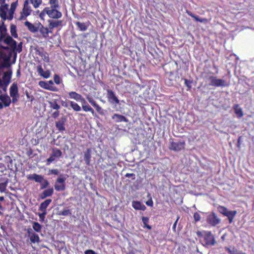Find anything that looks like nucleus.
Returning a JSON list of instances; mask_svg holds the SVG:
<instances>
[{"instance_id": "f257e3e1", "label": "nucleus", "mask_w": 254, "mask_h": 254, "mask_svg": "<svg viewBox=\"0 0 254 254\" xmlns=\"http://www.w3.org/2000/svg\"><path fill=\"white\" fill-rule=\"evenodd\" d=\"M59 8L46 7L40 13V16H41L42 14L44 15L46 13L51 18L58 19L61 18L63 15L62 13L59 11Z\"/></svg>"}, {"instance_id": "f03ea898", "label": "nucleus", "mask_w": 254, "mask_h": 254, "mask_svg": "<svg viewBox=\"0 0 254 254\" xmlns=\"http://www.w3.org/2000/svg\"><path fill=\"white\" fill-rule=\"evenodd\" d=\"M62 156V151L57 148H52V153L50 155V157L46 160L47 165H49L52 162L57 161Z\"/></svg>"}, {"instance_id": "7ed1b4c3", "label": "nucleus", "mask_w": 254, "mask_h": 254, "mask_svg": "<svg viewBox=\"0 0 254 254\" xmlns=\"http://www.w3.org/2000/svg\"><path fill=\"white\" fill-rule=\"evenodd\" d=\"M186 143L185 141L175 142L173 139H170L169 141V149L170 150L178 152L185 149Z\"/></svg>"}, {"instance_id": "20e7f679", "label": "nucleus", "mask_w": 254, "mask_h": 254, "mask_svg": "<svg viewBox=\"0 0 254 254\" xmlns=\"http://www.w3.org/2000/svg\"><path fill=\"white\" fill-rule=\"evenodd\" d=\"M209 85L215 87H226L228 86L227 82L222 79L217 78L216 76H211L209 77Z\"/></svg>"}, {"instance_id": "39448f33", "label": "nucleus", "mask_w": 254, "mask_h": 254, "mask_svg": "<svg viewBox=\"0 0 254 254\" xmlns=\"http://www.w3.org/2000/svg\"><path fill=\"white\" fill-rule=\"evenodd\" d=\"M65 180L66 178L62 175L58 177L54 185L55 189L58 191L64 190L65 189Z\"/></svg>"}, {"instance_id": "423d86ee", "label": "nucleus", "mask_w": 254, "mask_h": 254, "mask_svg": "<svg viewBox=\"0 0 254 254\" xmlns=\"http://www.w3.org/2000/svg\"><path fill=\"white\" fill-rule=\"evenodd\" d=\"M32 9L28 0H25L23 4V7L21 12L19 20H22L25 19L26 17L31 13Z\"/></svg>"}, {"instance_id": "0eeeda50", "label": "nucleus", "mask_w": 254, "mask_h": 254, "mask_svg": "<svg viewBox=\"0 0 254 254\" xmlns=\"http://www.w3.org/2000/svg\"><path fill=\"white\" fill-rule=\"evenodd\" d=\"M107 98L108 102L112 104H119L120 101L114 92L111 89H107Z\"/></svg>"}, {"instance_id": "6e6552de", "label": "nucleus", "mask_w": 254, "mask_h": 254, "mask_svg": "<svg viewBox=\"0 0 254 254\" xmlns=\"http://www.w3.org/2000/svg\"><path fill=\"white\" fill-rule=\"evenodd\" d=\"M66 122V118L64 116L62 117L58 121L56 122L55 126L60 132H63L65 130V123Z\"/></svg>"}, {"instance_id": "1a4fd4ad", "label": "nucleus", "mask_w": 254, "mask_h": 254, "mask_svg": "<svg viewBox=\"0 0 254 254\" xmlns=\"http://www.w3.org/2000/svg\"><path fill=\"white\" fill-rule=\"evenodd\" d=\"M37 25H38V31L43 38H47L49 37V34L52 33L49 26L44 27L40 22H39Z\"/></svg>"}, {"instance_id": "9d476101", "label": "nucleus", "mask_w": 254, "mask_h": 254, "mask_svg": "<svg viewBox=\"0 0 254 254\" xmlns=\"http://www.w3.org/2000/svg\"><path fill=\"white\" fill-rule=\"evenodd\" d=\"M27 233L31 243L34 244L40 242V240L38 235L34 232L32 229H27Z\"/></svg>"}, {"instance_id": "9b49d317", "label": "nucleus", "mask_w": 254, "mask_h": 254, "mask_svg": "<svg viewBox=\"0 0 254 254\" xmlns=\"http://www.w3.org/2000/svg\"><path fill=\"white\" fill-rule=\"evenodd\" d=\"M86 99L91 104V105L95 108L97 112L100 115H103L104 114V110L96 103V102L92 97L87 96L86 97Z\"/></svg>"}, {"instance_id": "f8f14e48", "label": "nucleus", "mask_w": 254, "mask_h": 254, "mask_svg": "<svg viewBox=\"0 0 254 254\" xmlns=\"http://www.w3.org/2000/svg\"><path fill=\"white\" fill-rule=\"evenodd\" d=\"M48 23L52 33L53 32V29L54 28L63 26V20H61L49 19Z\"/></svg>"}, {"instance_id": "ddd939ff", "label": "nucleus", "mask_w": 254, "mask_h": 254, "mask_svg": "<svg viewBox=\"0 0 254 254\" xmlns=\"http://www.w3.org/2000/svg\"><path fill=\"white\" fill-rule=\"evenodd\" d=\"M91 157L92 149L91 148H87L86 150L83 152V160L87 166H89L91 164Z\"/></svg>"}, {"instance_id": "4468645a", "label": "nucleus", "mask_w": 254, "mask_h": 254, "mask_svg": "<svg viewBox=\"0 0 254 254\" xmlns=\"http://www.w3.org/2000/svg\"><path fill=\"white\" fill-rule=\"evenodd\" d=\"M35 53L36 55L40 56L44 62L46 63L49 62L50 59L48 54L42 48L36 49L35 50Z\"/></svg>"}, {"instance_id": "2eb2a0df", "label": "nucleus", "mask_w": 254, "mask_h": 254, "mask_svg": "<svg viewBox=\"0 0 254 254\" xmlns=\"http://www.w3.org/2000/svg\"><path fill=\"white\" fill-rule=\"evenodd\" d=\"M27 179L30 181H34L36 183H41L43 181L44 176L37 174H29L27 176Z\"/></svg>"}, {"instance_id": "dca6fc26", "label": "nucleus", "mask_w": 254, "mask_h": 254, "mask_svg": "<svg viewBox=\"0 0 254 254\" xmlns=\"http://www.w3.org/2000/svg\"><path fill=\"white\" fill-rule=\"evenodd\" d=\"M54 193V189L52 187L45 190L40 193L39 197L41 199H44L47 197L51 196Z\"/></svg>"}, {"instance_id": "f3484780", "label": "nucleus", "mask_w": 254, "mask_h": 254, "mask_svg": "<svg viewBox=\"0 0 254 254\" xmlns=\"http://www.w3.org/2000/svg\"><path fill=\"white\" fill-rule=\"evenodd\" d=\"M9 5L4 3L0 4V16L3 20H5L7 18V11Z\"/></svg>"}, {"instance_id": "a211bd4d", "label": "nucleus", "mask_w": 254, "mask_h": 254, "mask_svg": "<svg viewBox=\"0 0 254 254\" xmlns=\"http://www.w3.org/2000/svg\"><path fill=\"white\" fill-rule=\"evenodd\" d=\"M81 102L82 108L83 110L86 112H90L95 117L96 116V114L95 113L94 110L88 104L85 99L82 100Z\"/></svg>"}, {"instance_id": "6ab92c4d", "label": "nucleus", "mask_w": 254, "mask_h": 254, "mask_svg": "<svg viewBox=\"0 0 254 254\" xmlns=\"http://www.w3.org/2000/svg\"><path fill=\"white\" fill-rule=\"evenodd\" d=\"M0 100L2 103L3 107H9L11 104V100L10 98L7 95V94L0 95Z\"/></svg>"}, {"instance_id": "aec40b11", "label": "nucleus", "mask_w": 254, "mask_h": 254, "mask_svg": "<svg viewBox=\"0 0 254 254\" xmlns=\"http://www.w3.org/2000/svg\"><path fill=\"white\" fill-rule=\"evenodd\" d=\"M68 98L74 99L76 101L81 102L84 98L82 95L75 91H70L68 93Z\"/></svg>"}, {"instance_id": "412c9836", "label": "nucleus", "mask_w": 254, "mask_h": 254, "mask_svg": "<svg viewBox=\"0 0 254 254\" xmlns=\"http://www.w3.org/2000/svg\"><path fill=\"white\" fill-rule=\"evenodd\" d=\"M37 71L39 74L44 78H48L50 76L51 72L49 70L44 71L41 65L37 67Z\"/></svg>"}, {"instance_id": "4be33fe9", "label": "nucleus", "mask_w": 254, "mask_h": 254, "mask_svg": "<svg viewBox=\"0 0 254 254\" xmlns=\"http://www.w3.org/2000/svg\"><path fill=\"white\" fill-rule=\"evenodd\" d=\"M207 219L212 226H215L220 222V219L214 213L210 215Z\"/></svg>"}, {"instance_id": "5701e85b", "label": "nucleus", "mask_w": 254, "mask_h": 254, "mask_svg": "<svg viewBox=\"0 0 254 254\" xmlns=\"http://www.w3.org/2000/svg\"><path fill=\"white\" fill-rule=\"evenodd\" d=\"M4 42L10 47L14 49L16 48L17 45L16 41L14 40L9 35L5 37L4 40Z\"/></svg>"}, {"instance_id": "b1692460", "label": "nucleus", "mask_w": 254, "mask_h": 254, "mask_svg": "<svg viewBox=\"0 0 254 254\" xmlns=\"http://www.w3.org/2000/svg\"><path fill=\"white\" fill-rule=\"evenodd\" d=\"M24 25L32 33H36L38 31V25L36 26L29 21H26L24 22Z\"/></svg>"}, {"instance_id": "393cba45", "label": "nucleus", "mask_w": 254, "mask_h": 254, "mask_svg": "<svg viewBox=\"0 0 254 254\" xmlns=\"http://www.w3.org/2000/svg\"><path fill=\"white\" fill-rule=\"evenodd\" d=\"M132 206L135 210H141L144 211L146 209V206L138 201H133L132 202Z\"/></svg>"}, {"instance_id": "a878e982", "label": "nucleus", "mask_w": 254, "mask_h": 254, "mask_svg": "<svg viewBox=\"0 0 254 254\" xmlns=\"http://www.w3.org/2000/svg\"><path fill=\"white\" fill-rule=\"evenodd\" d=\"M112 119L114 120L116 122H127V119L123 115L115 114L112 116Z\"/></svg>"}, {"instance_id": "bb28decb", "label": "nucleus", "mask_w": 254, "mask_h": 254, "mask_svg": "<svg viewBox=\"0 0 254 254\" xmlns=\"http://www.w3.org/2000/svg\"><path fill=\"white\" fill-rule=\"evenodd\" d=\"M52 199H47L44 201L42 202L39 208V210L41 211H47V208L49 205V204L51 203Z\"/></svg>"}, {"instance_id": "cd10ccee", "label": "nucleus", "mask_w": 254, "mask_h": 254, "mask_svg": "<svg viewBox=\"0 0 254 254\" xmlns=\"http://www.w3.org/2000/svg\"><path fill=\"white\" fill-rule=\"evenodd\" d=\"M237 118H241L244 116L242 108L239 104H235L233 107Z\"/></svg>"}, {"instance_id": "c85d7f7f", "label": "nucleus", "mask_w": 254, "mask_h": 254, "mask_svg": "<svg viewBox=\"0 0 254 254\" xmlns=\"http://www.w3.org/2000/svg\"><path fill=\"white\" fill-rule=\"evenodd\" d=\"M10 96L19 95L18 89L16 83H13L9 89Z\"/></svg>"}, {"instance_id": "c756f323", "label": "nucleus", "mask_w": 254, "mask_h": 254, "mask_svg": "<svg viewBox=\"0 0 254 254\" xmlns=\"http://www.w3.org/2000/svg\"><path fill=\"white\" fill-rule=\"evenodd\" d=\"M74 23L80 31H85L87 29L90 23L89 22H88V24H86V23L83 22L76 21L74 22Z\"/></svg>"}, {"instance_id": "7c9ffc66", "label": "nucleus", "mask_w": 254, "mask_h": 254, "mask_svg": "<svg viewBox=\"0 0 254 254\" xmlns=\"http://www.w3.org/2000/svg\"><path fill=\"white\" fill-rule=\"evenodd\" d=\"M39 84L41 87L47 90L55 91H56L57 89L56 87L49 85V84H48V83L45 81H40Z\"/></svg>"}, {"instance_id": "2f4dec72", "label": "nucleus", "mask_w": 254, "mask_h": 254, "mask_svg": "<svg viewBox=\"0 0 254 254\" xmlns=\"http://www.w3.org/2000/svg\"><path fill=\"white\" fill-rule=\"evenodd\" d=\"M216 243L214 235L210 232H207V245L214 246Z\"/></svg>"}, {"instance_id": "473e14b6", "label": "nucleus", "mask_w": 254, "mask_h": 254, "mask_svg": "<svg viewBox=\"0 0 254 254\" xmlns=\"http://www.w3.org/2000/svg\"><path fill=\"white\" fill-rule=\"evenodd\" d=\"M50 107L53 109L59 110L61 107L58 103V100L56 99H53L49 102Z\"/></svg>"}, {"instance_id": "72a5a7b5", "label": "nucleus", "mask_w": 254, "mask_h": 254, "mask_svg": "<svg viewBox=\"0 0 254 254\" xmlns=\"http://www.w3.org/2000/svg\"><path fill=\"white\" fill-rule=\"evenodd\" d=\"M32 228L35 232L37 233H40L41 232L42 226L41 224H40L37 222H32Z\"/></svg>"}, {"instance_id": "f704fd0d", "label": "nucleus", "mask_w": 254, "mask_h": 254, "mask_svg": "<svg viewBox=\"0 0 254 254\" xmlns=\"http://www.w3.org/2000/svg\"><path fill=\"white\" fill-rule=\"evenodd\" d=\"M68 103H69L70 107L72 109L76 112H78L81 111V107L80 106L75 102L72 101H68Z\"/></svg>"}, {"instance_id": "c9c22d12", "label": "nucleus", "mask_w": 254, "mask_h": 254, "mask_svg": "<svg viewBox=\"0 0 254 254\" xmlns=\"http://www.w3.org/2000/svg\"><path fill=\"white\" fill-rule=\"evenodd\" d=\"M10 33L12 37L14 38H18V35L17 34L16 26L14 24H11L10 27Z\"/></svg>"}, {"instance_id": "e433bc0d", "label": "nucleus", "mask_w": 254, "mask_h": 254, "mask_svg": "<svg viewBox=\"0 0 254 254\" xmlns=\"http://www.w3.org/2000/svg\"><path fill=\"white\" fill-rule=\"evenodd\" d=\"M8 183V182L7 179L4 180L3 182L0 183V191L1 192H5Z\"/></svg>"}, {"instance_id": "4c0bfd02", "label": "nucleus", "mask_w": 254, "mask_h": 254, "mask_svg": "<svg viewBox=\"0 0 254 254\" xmlns=\"http://www.w3.org/2000/svg\"><path fill=\"white\" fill-rule=\"evenodd\" d=\"M142 221L143 224V228H146L148 230H151L152 227L150 225H148L149 218L147 217H142Z\"/></svg>"}, {"instance_id": "58836bf2", "label": "nucleus", "mask_w": 254, "mask_h": 254, "mask_svg": "<svg viewBox=\"0 0 254 254\" xmlns=\"http://www.w3.org/2000/svg\"><path fill=\"white\" fill-rule=\"evenodd\" d=\"M49 3L50 4V6L49 7H53L55 8H60L58 0H49Z\"/></svg>"}, {"instance_id": "ea45409f", "label": "nucleus", "mask_w": 254, "mask_h": 254, "mask_svg": "<svg viewBox=\"0 0 254 254\" xmlns=\"http://www.w3.org/2000/svg\"><path fill=\"white\" fill-rule=\"evenodd\" d=\"M11 72H5L3 74L2 78L4 82H7L8 84L11 78Z\"/></svg>"}, {"instance_id": "a19ab883", "label": "nucleus", "mask_w": 254, "mask_h": 254, "mask_svg": "<svg viewBox=\"0 0 254 254\" xmlns=\"http://www.w3.org/2000/svg\"><path fill=\"white\" fill-rule=\"evenodd\" d=\"M6 31L7 29L6 26L4 25V23L2 22V25L0 26V32L1 38H3L4 36V35L6 33Z\"/></svg>"}, {"instance_id": "79ce46f5", "label": "nucleus", "mask_w": 254, "mask_h": 254, "mask_svg": "<svg viewBox=\"0 0 254 254\" xmlns=\"http://www.w3.org/2000/svg\"><path fill=\"white\" fill-rule=\"evenodd\" d=\"M40 184H41V186H40L41 190H43V189L47 188L50 184L49 181L47 180H46L44 179H43L42 183Z\"/></svg>"}, {"instance_id": "37998d69", "label": "nucleus", "mask_w": 254, "mask_h": 254, "mask_svg": "<svg viewBox=\"0 0 254 254\" xmlns=\"http://www.w3.org/2000/svg\"><path fill=\"white\" fill-rule=\"evenodd\" d=\"M186 12L189 15L193 18L196 21L202 22L203 21L202 19H200L198 16L193 14L191 11L187 10Z\"/></svg>"}, {"instance_id": "c03bdc74", "label": "nucleus", "mask_w": 254, "mask_h": 254, "mask_svg": "<svg viewBox=\"0 0 254 254\" xmlns=\"http://www.w3.org/2000/svg\"><path fill=\"white\" fill-rule=\"evenodd\" d=\"M166 75L168 76V79L169 80V82H168V84H172V81H173V76H174V73L172 71L168 72L166 73Z\"/></svg>"}, {"instance_id": "a18cd8bd", "label": "nucleus", "mask_w": 254, "mask_h": 254, "mask_svg": "<svg viewBox=\"0 0 254 254\" xmlns=\"http://www.w3.org/2000/svg\"><path fill=\"white\" fill-rule=\"evenodd\" d=\"M218 211L219 212L223 214L224 216H225L228 211L227 208L224 206H220L218 208Z\"/></svg>"}, {"instance_id": "49530a36", "label": "nucleus", "mask_w": 254, "mask_h": 254, "mask_svg": "<svg viewBox=\"0 0 254 254\" xmlns=\"http://www.w3.org/2000/svg\"><path fill=\"white\" fill-rule=\"evenodd\" d=\"M236 214H237V211H236V210H233V211L228 210L226 215H225V216H227L228 218L234 217L235 216V215H236Z\"/></svg>"}, {"instance_id": "de8ad7c7", "label": "nucleus", "mask_w": 254, "mask_h": 254, "mask_svg": "<svg viewBox=\"0 0 254 254\" xmlns=\"http://www.w3.org/2000/svg\"><path fill=\"white\" fill-rule=\"evenodd\" d=\"M184 81H185V85L188 88L187 91L190 90L191 89V84L192 83V81L188 80V79H186V78L184 79Z\"/></svg>"}, {"instance_id": "09e8293b", "label": "nucleus", "mask_w": 254, "mask_h": 254, "mask_svg": "<svg viewBox=\"0 0 254 254\" xmlns=\"http://www.w3.org/2000/svg\"><path fill=\"white\" fill-rule=\"evenodd\" d=\"M17 6V1L13 2L10 5V8L9 10V11L14 12Z\"/></svg>"}, {"instance_id": "8fccbe9b", "label": "nucleus", "mask_w": 254, "mask_h": 254, "mask_svg": "<svg viewBox=\"0 0 254 254\" xmlns=\"http://www.w3.org/2000/svg\"><path fill=\"white\" fill-rule=\"evenodd\" d=\"M42 213H39L38 216L40 218V221L41 222H43L45 219V216L47 214V211H42Z\"/></svg>"}, {"instance_id": "3c124183", "label": "nucleus", "mask_w": 254, "mask_h": 254, "mask_svg": "<svg viewBox=\"0 0 254 254\" xmlns=\"http://www.w3.org/2000/svg\"><path fill=\"white\" fill-rule=\"evenodd\" d=\"M54 80L56 84H59L61 82V78L59 75L55 74L54 76Z\"/></svg>"}, {"instance_id": "603ef678", "label": "nucleus", "mask_w": 254, "mask_h": 254, "mask_svg": "<svg viewBox=\"0 0 254 254\" xmlns=\"http://www.w3.org/2000/svg\"><path fill=\"white\" fill-rule=\"evenodd\" d=\"M193 218L195 222L200 221L201 217L200 214L197 212H195L193 214Z\"/></svg>"}, {"instance_id": "864d4df0", "label": "nucleus", "mask_w": 254, "mask_h": 254, "mask_svg": "<svg viewBox=\"0 0 254 254\" xmlns=\"http://www.w3.org/2000/svg\"><path fill=\"white\" fill-rule=\"evenodd\" d=\"M70 211L69 209L64 210L60 212V214L64 216H67L70 214Z\"/></svg>"}, {"instance_id": "5fc2aeb1", "label": "nucleus", "mask_w": 254, "mask_h": 254, "mask_svg": "<svg viewBox=\"0 0 254 254\" xmlns=\"http://www.w3.org/2000/svg\"><path fill=\"white\" fill-rule=\"evenodd\" d=\"M59 171L57 169H51L49 170V174L57 175L59 174Z\"/></svg>"}, {"instance_id": "6e6d98bb", "label": "nucleus", "mask_w": 254, "mask_h": 254, "mask_svg": "<svg viewBox=\"0 0 254 254\" xmlns=\"http://www.w3.org/2000/svg\"><path fill=\"white\" fill-rule=\"evenodd\" d=\"M125 177L127 178H131L132 180L135 179V175L134 173H127L125 175Z\"/></svg>"}, {"instance_id": "4d7b16f0", "label": "nucleus", "mask_w": 254, "mask_h": 254, "mask_svg": "<svg viewBox=\"0 0 254 254\" xmlns=\"http://www.w3.org/2000/svg\"><path fill=\"white\" fill-rule=\"evenodd\" d=\"M225 250L228 252V253L229 254H239L240 253H236V252L234 250H232L228 247H225Z\"/></svg>"}, {"instance_id": "13d9d810", "label": "nucleus", "mask_w": 254, "mask_h": 254, "mask_svg": "<svg viewBox=\"0 0 254 254\" xmlns=\"http://www.w3.org/2000/svg\"><path fill=\"white\" fill-rule=\"evenodd\" d=\"M12 98V100H11V102L13 103H15L16 102H17L18 101V99L19 97V95H15V96H10Z\"/></svg>"}, {"instance_id": "bf43d9fd", "label": "nucleus", "mask_w": 254, "mask_h": 254, "mask_svg": "<svg viewBox=\"0 0 254 254\" xmlns=\"http://www.w3.org/2000/svg\"><path fill=\"white\" fill-rule=\"evenodd\" d=\"M59 115L60 111L59 110H56L52 114V117L54 119H56L59 116Z\"/></svg>"}, {"instance_id": "052dcab7", "label": "nucleus", "mask_w": 254, "mask_h": 254, "mask_svg": "<svg viewBox=\"0 0 254 254\" xmlns=\"http://www.w3.org/2000/svg\"><path fill=\"white\" fill-rule=\"evenodd\" d=\"M14 12L9 11H8V15L7 16L6 19H8L9 20H11L13 18V14Z\"/></svg>"}, {"instance_id": "680f3d73", "label": "nucleus", "mask_w": 254, "mask_h": 254, "mask_svg": "<svg viewBox=\"0 0 254 254\" xmlns=\"http://www.w3.org/2000/svg\"><path fill=\"white\" fill-rule=\"evenodd\" d=\"M179 219H180V216H178L177 218V219L176 220L175 222H174V224L173 225L172 229H173V231L174 232H176V228L177 224L178 221Z\"/></svg>"}, {"instance_id": "e2e57ef3", "label": "nucleus", "mask_w": 254, "mask_h": 254, "mask_svg": "<svg viewBox=\"0 0 254 254\" xmlns=\"http://www.w3.org/2000/svg\"><path fill=\"white\" fill-rule=\"evenodd\" d=\"M85 254H96V253L92 250H87L85 251Z\"/></svg>"}, {"instance_id": "0e129e2a", "label": "nucleus", "mask_w": 254, "mask_h": 254, "mask_svg": "<svg viewBox=\"0 0 254 254\" xmlns=\"http://www.w3.org/2000/svg\"><path fill=\"white\" fill-rule=\"evenodd\" d=\"M146 204L148 206H152L153 205V201L152 200L147 201L146 202Z\"/></svg>"}, {"instance_id": "69168bd1", "label": "nucleus", "mask_w": 254, "mask_h": 254, "mask_svg": "<svg viewBox=\"0 0 254 254\" xmlns=\"http://www.w3.org/2000/svg\"><path fill=\"white\" fill-rule=\"evenodd\" d=\"M25 94H26V97H27V98L28 99H30L31 101H32V100L33 99V97H32L31 99H30L29 93V92L27 91H25Z\"/></svg>"}, {"instance_id": "338daca9", "label": "nucleus", "mask_w": 254, "mask_h": 254, "mask_svg": "<svg viewBox=\"0 0 254 254\" xmlns=\"http://www.w3.org/2000/svg\"><path fill=\"white\" fill-rule=\"evenodd\" d=\"M62 105L64 107H68V104H67V103L66 102H64L63 101L62 102Z\"/></svg>"}, {"instance_id": "774afa93", "label": "nucleus", "mask_w": 254, "mask_h": 254, "mask_svg": "<svg viewBox=\"0 0 254 254\" xmlns=\"http://www.w3.org/2000/svg\"><path fill=\"white\" fill-rule=\"evenodd\" d=\"M234 218V217H229V218H228V219H229V222L230 223H231L233 222Z\"/></svg>"}]
</instances>
